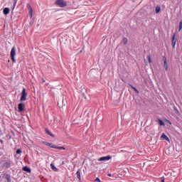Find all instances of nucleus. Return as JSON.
Here are the masks:
<instances>
[{
  "instance_id": "obj_1",
  "label": "nucleus",
  "mask_w": 182,
  "mask_h": 182,
  "mask_svg": "<svg viewBox=\"0 0 182 182\" xmlns=\"http://www.w3.org/2000/svg\"><path fill=\"white\" fill-rule=\"evenodd\" d=\"M16 55V49L15 47H13L11 50L10 56L11 58V60H13L14 63L16 62V60H15V56Z\"/></svg>"
},
{
  "instance_id": "obj_2",
  "label": "nucleus",
  "mask_w": 182,
  "mask_h": 182,
  "mask_svg": "<svg viewBox=\"0 0 182 182\" xmlns=\"http://www.w3.org/2000/svg\"><path fill=\"white\" fill-rule=\"evenodd\" d=\"M55 5H58L60 8H65V6H66V2L64 0H57Z\"/></svg>"
},
{
  "instance_id": "obj_3",
  "label": "nucleus",
  "mask_w": 182,
  "mask_h": 182,
  "mask_svg": "<svg viewBox=\"0 0 182 182\" xmlns=\"http://www.w3.org/2000/svg\"><path fill=\"white\" fill-rule=\"evenodd\" d=\"M27 96H28V94H26V90L23 88L21 92V102H25V100H26Z\"/></svg>"
},
{
  "instance_id": "obj_4",
  "label": "nucleus",
  "mask_w": 182,
  "mask_h": 182,
  "mask_svg": "<svg viewBox=\"0 0 182 182\" xmlns=\"http://www.w3.org/2000/svg\"><path fill=\"white\" fill-rule=\"evenodd\" d=\"M111 159V156H102L98 159V161H109Z\"/></svg>"
},
{
  "instance_id": "obj_5",
  "label": "nucleus",
  "mask_w": 182,
  "mask_h": 182,
  "mask_svg": "<svg viewBox=\"0 0 182 182\" xmlns=\"http://www.w3.org/2000/svg\"><path fill=\"white\" fill-rule=\"evenodd\" d=\"M177 43V38H176V33L173 34L172 39H171V44L174 49L176 48V43Z\"/></svg>"
},
{
  "instance_id": "obj_6",
  "label": "nucleus",
  "mask_w": 182,
  "mask_h": 182,
  "mask_svg": "<svg viewBox=\"0 0 182 182\" xmlns=\"http://www.w3.org/2000/svg\"><path fill=\"white\" fill-rule=\"evenodd\" d=\"M163 60H164V68L165 70H167L168 69V65H167V58H166V57H164Z\"/></svg>"
},
{
  "instance_id": "obj_7",
  "label": "nucleus",
  "mask_w": 182,
  "mask_h": 182,
  "mask_svg": "<svg viewBox=\"0 0 182 182\" xmlns=\"http://www.w3.org/2000/svg\"><path fill=\"white\" fill-rule=\"evenodd\" d=\"M161 140H166V141H170V139H168V136H167V135H166L164 133L161 134Z\"/></svg>"
},
{
  "instance_id": "obj_8",
  "label": "nucleus",
  "mask_w": 182,
  "mask_h": 182,
  "mask_svg": "<svg viewBox=\"0 0 182 182\" xmlns=\"http://www.w3.org/2000/svg\"><path fill=\"white\" fill-rule=\"evenodd\" d=\"M45 146H48V147H51V149H55L56 148V145L52 144V143H49V142H43Z\"/></svg>"
},
{
  "instance_id": "obj_9",
  "label": "nucleus",
  "mask_w": 182,
  "mask_h": 182,
  "mask_svg": "<svg viewBox=\"0 0 182 182\" xmlns=\"http://www.w3.org/2000/svg\"><path fill=\"white\" fill-rule=\"evenodd\" d=\"M24 107H25V105L22 103L18 104V112H23Z\"/></svg>"
},
{
  "instance_id": "obj_10",
  "label": "nucleus",
  "mask_w": 182,
  "mask_h": 182,
  "mask_svg": "<svg viewBox=\"0 0 182 182\" xmlns=\"http://www.w3.org/2000/svg\"><path fill=\"white\" fill-rule=\"evenodd\" d=\"M50 168L53 171H58V168H56L53 164H50Z\"/></svg>"
},
{
  "instance_id": "obj_11",
  "label": "nucleus",
  "mask_w": 182,
  "mask_h": 182,
  "mask_svg": "<svg viewBox=\"0 0 182 182\" xmlns=\"http://www.w3.org/2000/svg\"><path fill=\"white\" fill-rule=\"evenodd\" d=\"M4 15H8L9 14V8H5L3 11Z\"/></svg>"
},
{
  "instance_id": "obj_12",
  "label": "nucleus",
  "mask_w": 182,
  "mask_h": 182,
  "mask_svg": "<svg viewBox=\"0 0 182 182\" xmlns=\"http://www.w3.org/2000/svg\"><path fill=\"white\" fill-rule=\"evenodd\" d=\"M23 171H26L27 173H31V168H29V167H28V166H24L23 168Z\"/></svg>"
},
{
  "instance_id": "obj_13",
  "label": "nucleus",
  "mask_w": 182,
  "mask_h": 182,
  "mask_svg": "<svg viewBox=\"0 0 182 182\" xmlns=\"http://www.w3.org/2000/svg\"><path fill=\"white\" fill-rule=\"evenodd\" d=\"M161 11V8L160 6H156L155 8V12L156 14H159V12H160Z\"/></svg>"
},
{
  "instance_id": "obj_14",
  "label": "nucleus",
  "mask_w": 182,
  "mask_h": 182,
  "mask_svg": "<svg viewBox=\"0 0 182 182\" xmlns=\"http://www.w3.org/2000/svg\"><path fill=\"white\" fill-rule=\"evenodd\" d=\"M54 149H57L58 150H65V148L63 147V146H55V148H54Z\"/></svg>"
},
{
  "instance_id": "obj_15",
  "label": "nucleus",
  "mask_w": 182,
  "mask_h": 182,
  "mask_svg": "<svg viewBox=\"0 0 182 182\" xmlns=\"http://www.w3.org/2000/svg\"><path fill=\"white\" fill-rule=\"evenodd\" d=\"M158 123L159 126H164V122L161 121V119L158 120Z\"/></svg>"
},
{
  "instance_id": "obj_16",
  "label": "nucleus",
  "mask_w": 182,
  "mask_h": 182,
  "mask_svg": "<svg viewBox=\"0 0 182 182\" xmlns=\"http://www.w3.org/2000/svg\"><path fill=\"white\" fill-rule=\"evenodd\" d=\"M76 174H77V178L79 180H80V179H81V178H80V171H77V173H76Z\"/></svg>"
},
{
  "instance_id": "obj_17",
  "label": "nucleus",
  "mask_w": 182,
  "mask_h": 182,
  "mask_svg": "<svg viewBox=\"0 0 182 182\" xmlns=\"http://www.w3.org/2000/svg\"><path fill=\"white\" fill-rule=\"evenodd\" d=\"M28 10H29L30 18H32V12H33L32 7H30Z\"/></svg>"
},
{
  "instance_id": "obj_18",
  "label": "nucleus",
  "mask_w": 182,
  "mask_h": 182,
  "mask_svg": "<svg viewBox=\"0 0 182 182\" xmlns=\"http://www.w3.org/2000/svg\"><path fill=\"white\" fill-rule=\"evenodd\" d=\"M123 43H124V45H127V38H124L123 39Z\"/></svg>"
},
{
  "instance_id": "obj_19",
  "label": "nucleus",
  "mask_w": 182,
  "mask_h": 182,
  "mask_svg": "<svg viewBox=\"0 0 182 182\" xmlns=\"http://www.w3.org/2000/svg\"><path fill=\"white\" fill-rule=\"evenodd\" d=\"M132 89H133V90L134 92H136V93H139V90H137V89H136V87H133V86H131Z\"/></svg>"
},
{
  "instance_id": "obj_20",
  "label": "nucleus",
  "mask_w": 182,
  "mask_h": 182,
  "mask_svg": "<svg viewBox=\"0 0 182 182\" xmlns=\"http://www.w3.org/2000/svg\"><path fill=\"white\" fill-rule=\"evenodd\" d=\"M46 133H47V134H49V135L51 136L52 137L54 136L53 134H52L50 133V132H49V130H46Z\"/></svg>"
},
{
  "instance_id": "obj_21",
  "label": "nucleus",
  "mask_w": 182,
  "mask_h": 182,
  "mask_svg": "<svg viewBox=\"0 0 182 182\" xmlns=\"http://www.w3.org/2000/svg\"><path fill=\"white\" fill-rule=\"evenodd\" d=\"M182 29V21L179 23V31Z\"/></svg>"
},
{
  "instance_id": "obj_22",
  "label": "nucleus",
  "mask_w": 182,
  "mask_h": 182,
  "mask_svg": "<svg viewBox=\"0 0 182 182\" xmlns=\"http://www.w3.org/2000/svg\"><path fill=\"white\" fill-rule=\"evenodd\" d=\"M148 61L151 63V57L150 55H148Z\"/></svg>"
},
{
  "instance_id": "obj_23",
  "label": "nucleus",
  "mask_w": 182,
  "mask_h": 182,
  "mask_svg": "<svg viewBox=\"0 0 182 182\" xmlns=\"http://www.w3.org/2000/svg\"><path fill=\"white\" fill-rule=\"evenodd\" d=\"M21 153H22V151H21V149H17L16 150V154H21Z\"/></svg>"
},
{
  "instance_id": "obj_24",
  "label": "nucleus",
  "mask_w": 182,
  "mask_h": 182,
  "mask_svg": "<svg viewBox=\"0 0 182 182\" xmlns=\"http://www.w3.org/2000/svg\"><path fill=\"white\" fill-rule=\"evenodd\" d=\"M95 182H100V179H99V178H97L95 180Z\"/></svg>"
},
{
  "instance_id": "obj_25",
  "label": "nucleus",
  "mask_w": 182,
  "mask_h": 182,
  "mask_svg": "<svg viewBox=\"0 0 182 182\" xmlns=\"http://www.w3.org/2000/svg\"><path fill=\"white\" fill-rule=\"evenodd\" d=\"M16 6V1L14 2V9L15 8Z\"/></svg>"
},
{
  "instance_id": "obj_26",
  "label": "nucleus",
  "mask_w": 182,
  "mask_h": 182,
  "mask_svg": "<svg viewBox=\"0 0 182 182\" xmlns=\"http://www.w3.org/2000/svg\"><path fill=\"white\" fill-rule=\"evenodd\" d=\"M27 7L28 8V9H30V8H31V5L27 4Z\"/></svg>"
},
{
  "instance_id": "obj_27",
  "label": "nucleus",
  "mask_w": 182,
  "mask_h": 182,
  "mask_svg": "<svg viewBox=\"0 0 182 182\" xmlns=\"http://www.w3.org/2000/svg\"><path fill=\"white\" fill-rule=\"evenodd\" d=\"M161 182H164V178H161Z\"/></svg>"
},
{
  "instance_id": "obj_28",
  "label": "nucleus",
  "mask_w": 182,
  "mask_h": 182,
  "mask_svg": "<svg viewBox=\"0 0 182 182\" xmlns=\"http://www.w3.org/2000/svg\"><path fill=\"white\" fill-rule=\"evenodd\" d=\"M108 177H112V173L108 174Z\"/></svg>"
},
{
  "instance_id": "obj_29",
  "label": "nucleus",
  "mask_w": 182,
  "mask_h": 182,
  "mask_svg": "<svg viewBox=\"0 0 182 182\" xmlns=\"http://www.w3.org/2000/svg\"><path fill=\"white\" fill-rule=\"evenodd\" d=\"M43 82H45V80H43Z\"/></svg>"
},
{
  "instance_id": "obj_30",
  "label": "nucleus",
  "mask_w": 182,
  "mask_h": 182,
  "mask_svg": "<svg viewBox=\"0 0 182 182\" xmlns=\"http://www.w3.org/2000/svg\"><path fill=\"white\" fill-rule=\"evenodd\" d=\"M0 178H1V176H0Z\"/></svg>"
}]
</instances>
